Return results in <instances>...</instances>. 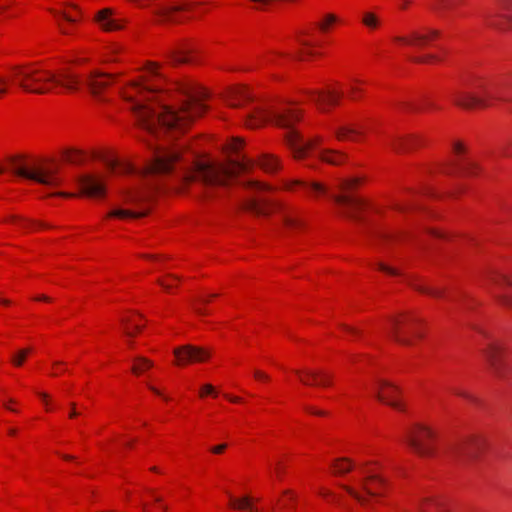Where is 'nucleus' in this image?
<instances>
[{"label": "nucleus", "instance_id": "obj_38", "mask_svg": "<svg viewBox=\"0 0 512 512\" xmlns=\"http://www.w3.org/2000/svg\"><path fill=\"white\" fill-rule=\"evenodd\" d=\"M135 362L136 363L132 367V372L136 375L141 374L143 371L153 366V362L144 357L136 358Z\"/></svg>", "mask_w": 512, "mask_h": 512}, {"label": "nucleus", "instance_id": "obj_31", "mask_svg": "<svg viewBox=\"0 0 512 512\" xmlns=\"http://www.w3.org/2000/svg\"><path fill=\"white\" fill-rule=\"evenodd\" d=\"M354 468V463L349 458H338L332 463L333 473L341 476L349 473Z\"/></svg>", "mask_w": 512, "mask_h": 512}, {"label": "nucleus", "instance_id": "obj_53", "mask_svg": "<svg viewBox=\"0 0 512 512\" xmlns=\"http://www.w3.org/2000/svg\"><path fill=\"white\" fill-rule=\"evenodd\" d=\"M242 146V140L241 139H234L230 144H229V149L232 151V152H237L240 147Z\"/></svg>", "mask_w": 512, "mask_h": 512}, {"label": "nucleus", "instance_id": "obj_45", "mask_svg": "<svg viewBox=\"0 0 512 512\" xmlns=\"http://www.w3.org/2000/svg\"><path fill=\"white\" fill-rule=\"evenodd\" d=\"M30 351L31 350L29 348L19 350L18 353L12 357V359H11L12 363L18 367L21 366L24 363V361H25L26 357L28 356V354L30 353Z\"/></svg>", "mask_w": 512, "mask_h": 512}, {"label": "nucleus", "instance_id": "obj_51", "mask_svg": "<svg viewBox=\"0 0 512 512\" xmlns=\"http://www.w3.org/2000/svg\"><path fill=\"white\" fill-rule=\"evenodd\" d=\"M495 284H506L508 286H512V278L506 276V275H499L493 279Z\"/></svg>", "mask_w": 512, "mask_h": 512}, {"label": "nucleus", "instance_id": "obj_29", "mask_svg": "<svg viewBox=\"0 0 512 512\" xmlns=\"http://www.w3.org/2000/svg\"><path fill=\"white\" fill-rule=\"evenodd\" d=\"M292 184L302 186L304 189L309 191L314 196L327 194L328 191L327 187L324 184L316 181L308 182L302 180H295L292 182Z\"/></svg>", "mask_w": 512, "mask_h": 512}, {"label": "nucleus", "instance_id": "obj_3", "mask_svg": "<svg viewBox=\"0 0 512 512\" xmlns=\"http://www.w3.org/2000/svg\"><path fill=\"white\" fill-rule=\"evenodd\" d=\"M10 80L23 91L34 94H46L52 91L47 83L61 86L68 91L78 90L82 80L76 74L63 72L55 74L35 66L16 65L10 69Z\"/></svg>", "mask_w": 512, "mask_h": 512}, {"label": "nucleus", "instance_id": "obj_35", "mask_svg": "<svg viewBox=\"0 0 512 512\" xmlns=\"http://www.w3.org/2000/svg\"><path fill=\"white\" fill-rule=\"evenodd\" d=\"M441 507H442V501L440 499L430 497V498H425L420 503L419 508H420L421 512H438V510L440 511Z\"/></svg>", "mask_w": 512, "mask_h": 512}, {"label": "nucleus", "instance_id": "obj_13", "mask_svg": "<svg viewBox=\"0 0 512 512\" xmlns=\"http://www.w3.org/2000/svg\"><path fill=\"white\" fill-rule=\"evenodd\" d=\"M440 32L435 29H428L424 32L413 31L408 36H395L393 40L397 43L412 46L415 48L425 47L431 40L437 38Z\"/></svg>", "mask_w": 512, "mask_h": 512}, {"label": "nucleus", "instance_id": "obj_30", "mask_svg": "<svg viewBox=\"0 0 512 512\" xmlns=\"http://www.w3.org/2000/svg\"><path fill=\"white\" fill-rule=\"evenodd\" d=\"M102 160L112 173L126 174L134 171V168L128 163H120L118 160L112 158H103Z\"/></svg>", "mask_w": 512, "mask_h": 512}, {"label": "nucleus", "instance_id": "obj_2", "mask_svg": "<svg viewBox=\"0 0 512 512\" xmlns=\"http://www.w3.org/2000/svg\"><path fill=\"white\" fill-rule=\"evenodd\" d=\"M250 165V160L243 156L230 160L228 165L198 159L195 155L186 158L183 155V147L179 146L155 150L145 174L153 177L175 171L179 189L199 188V191H195L197 195L210 196L213 190L224 187L231 177L248 170Z\"/></svg>", "mask_w": 512, "mask_h": 512}, {"label": "nucleus", "instance_id": "obj_59", "mask_svg": "<svg viewBox=\"0 0 512 512\" xmlns=\"http://www.w3.org/2000/svg\"><path fill=\"white\" fill-rule=\"evenodd\" d=\"M307 54V55H314V52L312 51H304V50H300L297 55L294 56V59L296 60H299V61H302L304 60V55Z\"/></svg>", "mask_w": 512, "mask_h": 512}, {"label": "nucleus", "instance_id": "obj_32", "mask_svg": "<svg viewBox=\"0 0 512 512\" xmlns=\"http://www.w3.org/2000/svg\"><path fill=\"white\" fill-rule=\"evenodd\" d=\"M147 215L146 210L142 211H134L132 209H124V208H115L109 214L108 217H117V218H140Z\"/></svg>", "mask_w": 512, "mask_h": 512}, {"label": "nucleus", "instance_id": "obj_47", "mask_svg": "<svg viewBox=\"0 0 512 512\" xmlns=\"http://www.w3.org/2000/svg\"><path fill=\"white\" fill-rule=\"evenodd\" d=\"M288 56L286 53L281 51L271 52V56L267 58V62L273 65L279 64V59Z\"/></svg>", "mask_w": 512, "mask_h": 512}, {"label": "nucleus", "instance_id": "obj_23", "mask_svg": "<svg viewBox=\"0 0 512 512\" xmlns=\"http://www.w3.org/2000/svg\"><path fill=\"white\" fill-rule=\"evenodd\" d=\"M96 21L105 31L120 30L123 28L125 22L120 19L112 18V10L108 8L98 12L96 16Z\"/></svg>", "mask_w": 512, "mask_h": 512}, {"label": "nucleus", "instance_id": "obj_12", "mask_svg": "<svg viewBox=\"0 0 512 512\" xmlns=\"http://www.w3.org/2000/svg\"><path fill=\"white\" fill-rule=\"evenodd\" d=\"M78 185L81 192L90 197H102L105 195L106 186L102 177L94 174H86L78 177Z\"/></svg>", "mask_w": 512, "mask_h": 512}, {"label": "nucleus", "instance_id": "obj_62", "mask_svg": "<svg viewBox=\"0 0 512 512\" xmlns=\"http://www.w3.org/2000/svg\"><path fill=\"white\" fill-rule=\"evenodd\" d=\"M305 409L309 413L314 414V415H325V413L323 411L316 410L315 408H313L311 406H307Z\"/></svg>", "mask_w": 512, "mask_h": 512}, {"label": "nucleus", "instance_id": "obj_8", "mask_svg": "<svg viewBox=\"0 0 512 512\" xmlns=\"http://www.w3.org/2000/svg\"><path fill=\"white\" fill-rule=\"evenodd\" d=\"M434 432L425 425H416L407 435V443L421 457L434 453Z\"/></svg>", "mask_w": 512, "mask_h": 512}, {"label": "nucleus", "instance_id": "obj_55", "mask_svg": "<svg viewBox=\"0 0 512 512\" xmlns=\"http://www.w3.org/2000/svg\"><path fill=\"white\" fill-rule=\"evenodd\" d=\"M375 238L381 241H388L392 238V235L386 232H375Z\"/></svg>", "mask_w": 512, "mask_h": 512}, {"label": "nucleus", "instance_id": "obj_27", "mask_svg": "<svg viewBox=\"0 0 512 512\" xmlns=\"http://www.w3.org/2000/svg\"><path fill=\"white\" fill-rule=\"evenodd\" d=\"M317 156L324 162L329 163L331 165H339L344 162L346 159V155L336 151L329 149H322L317 152Z\"/></svg>", "mask_w": 512, "mask_h": 512}, {"label": "nucleus", "instance_id": "obj_39", "mask_svg": "<svg viewBox=\"0 0 512 512\" xmlns=\"http://www.w3.org/2000/svg\"><path fill=\"white\" fill-rule=\"evenodd\" d=\"M172 60L175 64H187L193 62L190 51L188 49H181L175 52L172 56Z\"/></svg>", "mask_w": 512, "mask_h": 512}, {"label": "nucleus", "instance_id": "obj_1", "mask_svg": "<svg viewBox=\"0 0 512 512\" xmlns=\"http://www.w3.org/2000/svg\"><path fill=\"white\" fill-rule=\"evenodd\" d=\"M174 86L171 91L154 84H134L125 93L139 125L148 132L183 130L207 109L204 101L208 94L202 87L193 82Z\"/></svg>", "mask_w": 512, "mask_h": 512}, {"label": "nucleus", "instance_id": "obj_11", "mask_svg": "<svg viewBox=\"0 0 512 512\" xmlns=\"http://www.w3.org/2000/svg\"><path fill=\"white\" fill-rule=\"evenodd\" d=\"M486 441L480 436L470 437L458 443L454 454L461 460L475 459L485 448Z\"/></svg>", "mask_w": 512, "mask_h": 512}, {"label": "nucleus", "instance_id": "obj_15", "mask_svg": "<svg viewBox=\"0 0 512 512\" xmlns=\"http://www.w3.org/2000/svg\"><path fill=\"white\" fill-rule=\"evenodd\" d=\"M192 4L184 5H156L153 10V14L157 17V23L159 24H174L179 23V19L175 16V13L189 9Z\"/></svg>", "mask_w": 512, "mask_h": 512}, {"label": "nucleus", "instance_id": "obj_52", "mask_svg": "<svg viewBox=\"0 0 512 512\" xmlns=\"http://www.w3.org/2000/svg\"><path fill=\"white\" fill-rule=\"evenodd\" d=\"M377 266H378L379 270H381V271H383V272H386V273H389V274H391V275H398V274H399V273H398V271H397L396 269H394V268H392V267H390V266L386 265V264H385V263H383V262H379V263L377 264Z\"/></svg>", "mask_w": 512, "mask_h": 512}, {"label": "nucleus", "instance_id": "obj_7", "mask_svg": "<svg viewBox=\"0 0 512 512\" xmlns=\"http://www.w3.org/2000/svg\"><path fill=\"white\" fill-rule=\"evenodd\" d=\"M497 98L493 87L486 83L476 84L472 91H456L453 94V102L466 109L488 107L491 105V100Z\"/></svg>", "mask_w": 512, "mask_h": 512}, {"label": "nucleus", "instance_id": "obj_60", "mask_svg": "<svg viewBox=\"0 0 512 512\" xmlns=\"http://www.w3.org/2000/svg\"><path fill=\"white\" fill-rule=\"evenodd\" d=\"M214 393V387L211 384H206L202 387L201 396L204 394H213Z\"/></svg>", "mask_w": 512, "mask_h": 512}, {"label": "nucleus", "instance_id": "obj_21", "mask_svg": "<svg viewBox=\"0 0 512 512\" xmlns=\"http://www.w3.org/2000/svg\"><path fill=\"white\" fill-rule=\"evenodd\" d=\"M494 16L505 20L509 28L512 29V0H500L498 11L486 15L487 25L501 28L500 25L492 19Z\"/></svg>", "mask_w": 512, "mask_h": 512}, {"label": "nucleus", "instance_id": "obj_36", "mask_svg": "<svg viewBox=\"0 0 512 512\" xmlns=\"http://www.w3.org/2000/svg\"><path fill=\"white\" fill-rule=\"evenodd\" d=\"M259 165L263 170L271 173L275 172L279 167L278 160L270 155H263L259 159Z\"/></svg>", "mask_w": 512, "mask_h": 512}, {"label": "nucleus", "instance_id": "obj_19", "mask_svg": "<svg viewBox=\"0 0 512 512\" xmlns=\"http://www.w3.org/2000/svg\"><path fill=\"white\" fill-rule=\"evenodd\" d=\"M398 389L387 381H380L378 383V390L376 397L379 401L390 405L391 407L402 410L401 404L395 399Z\"/></svg>", "mask_w": 512, "mask_h": 512}, {"label": "nucleus", "instance_id": "obj_63", "mask_svg": "<svg viewBox=\"0 0 512 512\" xmlns=\"http://www.w3.org/2000/svg\"><path fill=\"white\" fill-rule=\"evenodd\" d=\"M454 151L458 154L462 153L464 151V146L460 142H456L454 144Z\"/></svg>", "mask_w": 512, "mask_h": 512}, {"label": "nucleus", "instance_id": "obj_49", "mask_svg": "<svg viewBox=\"0 0 512 512\" xmlns=\"http://www.w3.org/2000/svg\"><path fill=\"white\" fill-rule=\"evenodd\" d=\"M452 7V0H436L434 9L446 10Z\"/></svg>", "mask_w": 512, "mask_h": 512}, {"label": "nucleus", "instance_id": "obj_9", "mask_svg": "<svg viewBox=\"0 0 512 512\" xmlns=\"http://www.w3.org/2000/svg\"><path fill=\"white\" fill-rule=\"evenodd\" d=\"M387 333L395 342L409 346L410 336L421 337V333L413 326L412 319L389 318Z\"/></svg>", "mask_w": 512, "mask_h": 512}, {"label": "nucleus", "instance_id": "obj_6", "mask_svg": "<svg viewBox=\"0 0 512 512\" xmlns=\"http://www.w3.org/2000/svg\"><path fill=\"white\" fill-rule=\"evenodd\" d=\"M243 185L246 189L257 193V195H251L242 200L243 210L256 216H267L274 210L280 209L279 202L262 195L263 192L272 189L270 186L255 180H248Z\"/></svg>", "mask_w": 512, "mask_h": 512}, {"label": "nucleus", "instance_id": "obj_17", "mask_svg": "<svg viewBox=\"0 0 512 512\" xmlns=\"http://www.w3.org/2000/svg\"><path fill=\"white\" fill-rule=\"evenodd\" d=\"M112 82V75L101 73L99 71H91L84 83L90 89L93 95H98L106 89Z\"/></svg>", "mask_w": 512, "mask_h": 512}, {"label": "nucleus", "instance_id": "obj_4", "mask_svg": "<svg viewBox=\"0 0 512 512\" xmlns=\"http://www.w3.org/2000/svg\"><path fill=\"white\" fill-rule=\"evenodd\" d=\"M299 118V112L294 108H287L283 111H270L259 107L250 114L247 125L251 128H255L266 121H274L278 126L287 129L285 137L287 144L293 151L294 157L302 158L313 150L320 140L315 138L310 141H305L298 132L294 130V124Z\"/></svg>", "mask_w": 512, "mask_h": 512}, {"label": "nucleus", "instance_id": "obj_16", "mask_svg": "<svg viewBox=\"0 0 512 512\" xmlns=\"http://www.w3.org/2000/svg\"><path fill=\"white\" fill-rule=\"evenodd\" d=\"M333 200L346 211L345 215L351 219L359 220L358 210L364 206V201L351 195H332Z\"/></svg>", "mask_w": 512, "mask_h": 512}, {"label": "nucleus", "instance_id": "obj_42", "mask_svg": "<svg viewBox=\"0 0 512 512\" xmlns=\"http://www.w3.org/2000/svg\"><path fill=\"white\" fill-rule=\"evenodd\" d=\"M64 157L67 162L72 164H80L83 162V153L79 150H66Z\"/></svg>", "mask_w": 512, "mask_h": 512}, {"label": "nucleus", "instance_id": "obj_25", "mask_svg": "<svg viewBox=\"0 0 512 512\" xmlns=\"http://www.w3.org/2000/svg\"><path fill=\"white\" fill-rule=\"evenodd\" d=\"M148 197V193L143 192L138 188L130 189L122 193L124 204L131 206H138L141 202L146 201Z\"/></svg>", "mask_w": 512, "mask_h": 512}, {"label": "nucleus", "instance_id": "obj_46", "mask_svg": "<svg viewBox=\"0 0 512 512\" xmlns=\"http://www.w3.org/2000/svg\"><path fill=\"white\" fill-rule=\"evenodd\" d=\"M337 22V17L333 14H327L323 21L319 23V28L322 30V31H326L329 27V25L333 24Z\"/></svg>", "mask_w": 512, "mask_h": 512}, {"label": "nucleus", "instance_id": "obj_34", "mask_svg": "<svg viewBox=\"0 0 512 512\" xmlns=\"http://www.w3.org/2000/svg\"><path fill=\"white\" fill-rule=\"evenodd\" d=\"M230 506L234 509L245 510L247 512H258V509L252 505L251 499L247 496L239 499L230 496Z\"/></svg>", "mask_w": 512, "mask_h": 512}, {"label": "nucleus", "instance_id": "obj_20", "mask_svg": "<svg viewBox=\"0 0 512 512\" xmlns=\"http://www.w3.org/2000/svg\"><path fill=\"white\" fill-rule=\"evenodd\" d=\"M295 374L299 377V380L304 385H322L326 386L330 384L331 376L322 371H314V370H300L297 369L294 371Z\"/></svg>", "mask_w": 512, "mask_h": 512}, {"label": "nucleus", "instance_id": "obj_54", "mask_svg": "<svg viewBox=\"0 0 512 512\" xmlns=\"http://www.w3.org/2000/svg\"><path fill=\"white\" fill-rule=\"evenodd\" d=\"M501 150L502 155L512 157V143L503 145Z\"/></svg>", "mask_w": 512, "mask_h": 512}, {"label": "nucleus", "instance_id": "obj_40", "mask_svg": "<svg viewBox=\"0 0 512 512\" xmlns=\"http://www.w3.org/2000/svg\"><path fill=\"white\" fill-rule=\"evenodd\" d=\"M412 286L417 291L424 293V294H428L435 298H440L444 294V291L440 288L428 287L425 285H418V284H412Z\"/></svg>", "mask_w": 512, "mask_h": 512}, {"label": "nucleus", "instance_id": "obj_33", "mask_svg": "<svg viewBox=\"0 0 512 512\" xmlns=\"http://www.w3.org/2000/svg\"><path fill=\"white\" fill-rule=\"evenodd\" d=\"M336 138L340 141L351 139L354 140L355 135H360L361 131L355 127L343 125L334 130Z\"/></svg>", "mask_w": 512, "mask_h": 512}, {"label": "nucleus", "instance_id": "obj_64", "mask_svg": "<svg viewBox=\"0 0 512 512\" xmlns=\"http://www.w3.org/2000/svg\"><path fill=\"white\" fill-rule=\"evenodd\" d=\"M350 92H351V98L356 99V94L361 92V90L356 86H351Z\"/></svg>", "mask_w": 512, "mask_h": 512}, {"label": "nucleus", "instance_id": "obj_44", "mask_svg": "<svg viewBox=\"0 0 512 512\" xmlns=\"http://www.w3.org/2000/svg\"><path fill=\"white\" fill-rule=\"evenodd\" d=\"M283 222H284L285 227L290 230H294V229L302 226V222L299 219H297L289 214L284 215Z\"/></svg>", "mask_w": 512, "mask_h": 512}, {"label": "nucleus", "instance_id": "obj_37", "mask_svg": "<svg viewBox=\"0 0 512 512\" xmlns=\"http://www.w3.org/2000/svg\"><path fill=\"white\" fill-rule=\"evenodd\" d=\"M362 23L369 29H376L379 27L381 20L374 12L366 11L363 13Z\"/></svg>", "mask_w": 512, "mask_h": 512}, {"label": "nucleus", "instance_id": "obj_50", "mask_svg": "<svg viewBox=\"0 0 512 512\" xmlns=\"http://www.w3.org/2000/svg\"><path fill=\"white\" fill-rule=\"evenodd\" d=\"M437 59V57L435 55H432V54H428V55H425V56H416V57H411V60L415 63H426L430 60H435Z\"/></svg>", "mask_w": 512, "mask_h": 512}, {"label": "nucleus", "instance_id": "obj_24", "mask_svg": "<svg viewBox=\"0 0 512 512\" xmlns=\"http://www.w3.org/2000/svg\"><path fill=\"white\" fill-rule=\"evenodd\" d=\"M251 99L252 97L247 89L236 88L229 93L227 97V103L231 107H240L243 105V103Z\"/></svg>", "mask_w": 512, "mask_h": 512}, {"label": "nucleus", "instance_id": "obj_48", "mask_svg": "<svg viewBox=\"0 0 512 512\" xmlns=\"http://www.w3.org/2000/svg\"><path fill=\"white\" fill-rule=\"evenodd\" d=\"M358 182L359 180L357 178L343 180L340 182L339 187L342 190H349L352 189Z\"/></svg>", "mask_w": 512, "mask_h": 512}, {"label": "nucleus", "instance_id": "obj_10", "mask_svg": "<svg viewBox=\"0 0 512 512\" xmlns=\"http://www.w3.org/2000/svg\"><path fill=\"white\" fill-rule=\"evenodd\" d=\"M173 354L177 365H187L193 362H203L210 357V352L202 347L183 345L174 349Z\"/></svg>", "mask_w": 512, "mask_h": 512}, {"label": "nucleus", "instance_id": "obj_5", "mask_svg": "<svg viewBox=\"0 0 512 512\" xmlns=\"http://www.w3.org/2000/svg\"><path fill=\"white\" fill-rule=\"evenodd\" d=\"M10 169L18 176L35 181L46 186H59L61 178L58 176L59 168L55 165L35 163L33 166H24L17 157L9 160Z\"/></svg>", "mask_w": 512, "mask_h": 512}, {"label": "nucleus", "instance_id": "obj_22", "mask_svg": "<svg viewBox=\"0 0 512 512\" xmlns=\"http://www.w3.org/2000/svg\"><path fill=\"white\" fill-rule=\"evenodd\" d=\"M483 354H484L492 372L497 377H503L504 366L500 359V348L496 344L491 343L488 345L487 348H485L483 350Z\"/></svg>", "mask_w": 512, "mask_h": 512}, {"label": "nucleus", "instance_id": "obj_61", "mask_svg": "<svg viewBox=\"0 0 512 512\" xmlns=\"http://www.w3.org/2000/svg\"><path fill=\"white\" fill-rule=\"evenodd\" d=\"M501 302L503 305L507 307H512V298L508 296H504L501 298Z\"/></svg>", "mask_w": 512, "mask_h": 512}, {"label": "nucleus", "instance_id": "obj_58", "mask_svg": "<svg viewBox=\"0 0 512 512\" xmlns=\"http://www.w3.org/2000/svg\"><path fill=\"white\" fill-rule=\"evenodd\" d=\"M8 80L5 78L0 77V95H4L7 92V85Z\"/></svg>", "mask_w": 512, "mask_h": 512}, {"label": "nucleus", "instance_id": "obj_57", "mask_svg": "<svg viewBox=\"0 0 512 512\" xmlns=\"http://www.w3.org/2000/svg\"><path fill=\"white\" fill-rule=\"evenodd\" d=\"M227 448V444H219L211 448V452L214 454H221Z\"/></svg>", "mask_w": 512, "mask_h": 512}, {"label": "nucleus", "instance_id": "obj_43", "mask_svg": "<svg viewBox=\"0 0 512 512\" xmlns=\"http://www.w3.org/2000/svg\"><path fill=\"white\" fill-rule=\"evenodd\" d=\"M341 487L349 494L351 495L353 498H355L358 502H360L361 504H366L367 503V498L361 494L358 490H356L354 487L352 486H349V485H341Z\"/></svg>", "mask_w": 512, "mask_h": 512}, {"label": "nucleus", "instance_id": "obj_14", "mask_svg": "<svg viewBox=\"0 0 512 512\" xmlns=\"http://www.w3.org/2000/svg\"><path fill=\"white\" fill-rule=\"evenodd\" d=\"M367 475L359 480L360 489L368 496H379L381 490L386 486V479L382 476L370 472H365Z\"/></svg>", "mask_w": 512, "mask_h": 512}, {"label": "nucleus", "instance_id": "obj_56", "mask_svg": "<svg viewBox=\"0 0 512 512\" xmlns=\"http://www.w3.org/2000/svg\"><path fill=\"white\" fill-rule=\"evenodd\" d=\"M253 374L257 380H261V381L269 380V376L266 373H264L263 371L255 370Z\"/></svg>", "mask_w": 512, "mask_h": 512}, {"label": "nucleus", "instance_id": "obj_28", "mask_svg": "<svg viewBox=\"0 0 512 512\" xmlns=\"http://www.w3.org/2000/svg\"><path fill=\"white\" fill-rule=\"evenodd\" d=\"M417 140L415 137H398L391 139L389 145L396 152H405L416 146Z\"/></svg>", "mask_w": 512, "mask_h": 512}, {"label": "nucleus", "instance_id": "obj_26", "mask_svg": "<svg viewBox=\"0 0 512 512\" xmlns=\"http://www.w3.org/2000/svg\"><path fill=\"white\" fill-rule=\"evenodd\" d=\"M463 176L472 177L476 176L480 168L476 162L471 159H463L454 164V168Z\"/></svg>", "mask_w": 512, "mask_h": 512}, {"label": "nucleus", "instance_id": "obj_18", "mask_svg": "<svg viewBox=\"0 0 512 512\" xmlns=\"http://www.w3.org/2000/svg\"><path fill=\"white\" fill-rule=\"evenodd\" d=\"M309 99L313 101L319 109L325 111L327 107L338 104L342 93L328 90V91H310Z\"/></svg>", "mask_w": 512, "mask_h": 512}, {"label": "nucleus", "instance_id": "obj_41", "mask_svg": "<svg viewBox=\"0 0 512 512\" xmlns=\"http://www.w3.org/2000/svg\"><path fill=\"white\" fill-rule=\"evenodd\" d=\"M8 221H10L11 223L21 227V228H28L30 226H34V225H39V226H42L44 227L45 225L42 224V223H37L35 221H32V220H29V219H24L20 216H16V215H13L11 216Z\"/></svg>", "mask_w": 512, "mask_h": 512}]
</instances>
